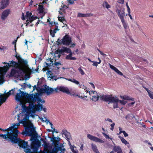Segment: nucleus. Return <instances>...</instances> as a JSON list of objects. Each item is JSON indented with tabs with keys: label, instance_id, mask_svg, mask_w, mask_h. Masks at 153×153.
<instances>
[{
	"label": "nucleus",
	"instance_id": "f257e3e1",
	"mask_svg": "<svg viewBox=\"0 0 153 153\" xmlns=\"http://www.w3.org/2000/svg\"><path fill=\"white\" fill-rule=\"evenodd\" d=\"M37 109L35 108V106L32 103H30L29 105L27 107L25 106L22 112L18 115L17 120L19 123H14L12 126L8 128L10 131H12V135H14L16 134L17 129L14 131L20 125V123L22 124L25 127V131H23L21 134L23 135L25 134H28L29 136H32L33 138L31 148L33 149V152H36L37 149L40 144V141L37 139L38 134L36 131L35 128L33 127V125L31 123H28L27 121L29 118V116L26 113H35L36 112ZM38 111L40 110L39 108H37Z\"/></svg>",
	"mask_w": 153,
	"mask_h": 153
},
{
	"label": "nucleus",
	"instance_id": "f03ea898",
	"mask_svg": "<svg viewBox=\"0 0 153 153\" xmlns=\"http://www.w3.org/2000/svg\"><path fill=\"white\" fill-rule=\"evenodd\" d=\"M9 63L7 64V65L3 67H0L1 74L2 72L5 74L9 68L12 66L15 67V68L17 69V71L21 75L26 74L28 71L30 70L28 67V65L21 64L20 62H17L13 60L9 61Z\"/></svg>",
	"mask_w": 153,
	"mask_h": 153
},
{
	"label": "nucleus",
	"instance_id": "7ed1b4c3",
	"mask_svg": "<svg viewBox=\"0 0 153 153\" xmlns=\"http://www.w3.org/2000/svg\"><path fill=\"white\" fill-rule=\"evenodd\" d=\"M18 91L19 93H17L15 96V100L17 101L20 102L21 99L24 97L29 104L30 103H32L34 105V103L36 100L38 102H41L42 103L45 102V101L44 100L41 99V98L38 97L39 94L37 93H34V94H35L33 96V94L30 95L21 91L20 89H19Z\"/></svg>",
	"mask_w": 153,
	"mask_h": 153
},
{
	"label": "nucleus",
	"instance_id": "20e7f679",
	"mask_svg": "<svg viewBox=\"0 0 153 153\" xmlns=\"http://www.w3.org/2000/svg\"><path fill=\"white\" fill-rule=\"evenodd\" d=\"M16 134H15V135H14L13 137L11 139V142L13 143H18L19 146L20 147H21L23 148L24 149V150L25 152L26 153H37L38 152V149L39 147L41 146V143L40 142V144L38 148L37 149V151L36 152H33V149H32L31 148L32 147V143L31 144V148L32 149H33V152H31V150L30 149L28 148V147L27 145V142H25L22 140L21 139L17 138L18 137V134L19 133L18 130L16 131ZM31 137V138L30 140L32 142V143L33 140L32 139L33 138H32V136Z\"/></svg>",
	"mask_w": 153,
	"mask_h": 153
},
{
	"label": "nucleus",
	"instance_id": "39448f33",
	"mask_svg": "<svg viewBox=\"0 0 153 153\" xmlns=\"http://www.w3.org/2000/svg\"><path fill=\"white\" fill-rule=\"evenodd\" d=\"M60 140V138L58 137H53L51 141L54 145L56 146H55L52 149L50 153H57L60 151V153H64L65 149L63 148L64 146L63 144L59 143V141Z\"/></svg>",
	"mask_w": 153,
	"mask_h": 153
},
{
	"label": "nucleus",
	"instance_id": "423d86ee",
	"mask_svg": "<svg viewBox=\"0 0 153 153\" xmlns=\"http://www.w3.org/2000/svg\"><path fill=\"white\" fill-rule=\"evenodd\" d=\"M100 98L106 102H108V104L113 103L114 109L118 107V103L119 102V100L116 96H113L111 95H106L101 96Z\"/></svg>",
	"mask_w": 153,
	"mask_h": 153
},
{
	"label": "nucleus",
	"instance_id": "0eeeda50",
	"mask_svg": "<svg viewBox=\"0 0 153 153\" xmlns=\"http://www.w3.org/2000/svg\"><path fill=\"white\" fill-rule=\"evenodd\" d=\"M17 89V88H14L13 89H12L11 90H10L8 92L6 93V94H3L1 95L0 94V105H1L2 103L5 102L6 100L9 97V96L11 94H14V91L15 89Z\"/></svg>",
	"mask_w": 153,
	"mask_h": 153
},
{
	"label": "nucleus",
	"instance_id": "6e6552de",
	"mask_svg": "<svg viewBox=\"0 0 153 153\" xmlns=\"http://www.w3.org/2000/svg\"><path fill=\"white\" fill-rule=\"evenodd\" d=\"M55 93H58L59 91H61L67 94H71V92L69 89L67 87L64 86H58L54 88Z\"/></svg>",
	"mask_w": 153,
	"mask_h": 153
},
{
	"label": "nucleus",
	"instance_id": "1a4fd4ad",
	"mask_svg": "<svg viewBox=\"0 0 153 153\" xmlns=\"http://www.w3.org/2000/svg\"><path fill=\"white\" fill-rule=\"evenodd\" d=\"M42 93H45L48 95H49L55 92L54 88H50L49 86L45 85L44 88L41 89Z\"/></svg>",
	"mask_w": 153,
	"mask_h": 153
},
{
	"label": "nucleus",
	"instance_id": "9d476101",
	"mask_svg": "<svg viewBox=\"0 0 153 153\" xmlns=\"http://www.w3.org/2000/svg\"><path fill=\"white\" fill-rule=\"evenodd\" d=\"M61 40L62 43L64 45L68 46L71 43V39L68 35H66L64 36Z\"/></svg>",
	"mask_w": 153,
	"mask_h": 153
},
{
	"label": "nucleus",
	"instance_id": "9b49d317",
	"mask_svg": "<svg viewBox=\"0 0 153 153\" xmlns=\"http://www.w3.org/2000/svg\"><path fill=\"white\" fill-rule=\"evenodd\" d=\"M12 131H11L7 132V134H0V137H2L4 139L11 142V139L13 138L14 136V135L12 134Z\"/></svg>",
	"mask_w": 153,
	"mask_h": 153
},
{
	"label": "nucleus",
	"instance_id": "f8f14e48",
	"mask_svg": "<svg viewBox=\"0 0 153 153\" xmlns=\"http://www.w3.org/2000/svg\"><path fill=\"white\" fill-rule=\"evenodd\" d=\"M87 137L89 139L94 141L95 142L100 143H103L104 142V141L102 140H101L95 136L92 135L90 134H87Z\"/></svg>",
	"mask_w": 153,
	"mask_h": 153
},
{
	"label": "nucleus",
	"instance_id": "ddd939ff",
	"mask_svg": "<svg viewBox=\"0 0 153 153\" xmlns=\"http://www.w3.org/2000/svg\"><path fill=\"white\" fill-rule=\"evenodd\" d=\"M62 134L63 135H64L65 137L66 140L68 142L69 144L71 145L70 140L71 138V136L70 133L66 130L63 129L62 131Z\"/></svg>",
	"mask_w": 153,
	"mask_h": 153
},
{
	"label": "nucleus",
	"instance_id": "4468645a",
	"mask_svg": "<svg viewBox=\"0 0 153 153\" xmlns=\"http://www.w3.org/2000/svg\"><path fill=\"white\" fill-rule=\"evenodd\" d=\"M116 12L117 13L118 16L121 19V21L124 20V16L125 13L124 9H123V10L122 12H121V9H118L117 8L116 9Z\"/></svg>",
	"mask_w": 153,
	"mask_h": 153
},
{
	"label": "nucleus",
	"instance_id": "2eb2a0df",
	"mask_svg": "<svg viewBox=\"0 0 153 153\" xmlns=\"http://www.w3.org/2000/svg\"><path fill=\"white\" fill-rule=\"evenodd\" d=\"M9 0H1L0 9L2 10L6 8L9 3Z\"/></svg>",
	"mask_w": 153,
	"mask_h": 153
},
{
	"label": "nucleus",
	"instance_id": "dca6fc26",
	"mask_svg": "<svg viewBox=\"0 0 153 153\" xmlns=\"http://www.w3.org/2000/svg\"><path fill=\"white\" fill-rule=\"evenodd\" d=\"M15 57L18 59V62H20L21 64H24V65H27V61L21 58L20 56H17V54L15 55Z\"/></svg>",
	"mask_w": 153,
	"mask_h": 153
},
{
	"label": "nucleus",
	"instance_id": "f3484780",
	"mask_svg": "<svg viewBox=\"0 0 153 153\" xmlns=\"http://www.w3.org/2000/svg\"><path fill=\"white\" fill-rule=\"evenodd\" d=\"M10 10H6L4 11L2 13L1 16V19L3 20H4L8 16Z\"/></svg>",
	"mask_w": 153,
	"mask_h": 153
},
{
	"label": "nucleus",
	"instance_id": "a211bd4d",
	"mask_svg": "<svg viewBox=\"0 0 153 153\" xmlns=\"http://www.w3.org/2000/svg\"><path fill=\"white\" fill-rule=\"evenodd\" d=\"M40 102H38L37 103V105H34L35 106V108L37 109L38 107L39 108V109L40 110L39 111H38L37 110L36 111H41L42 109L45 111L46 112V108H43L42 107V105L40 103Z\"/></svg>",
	"mask_w": 153,
	"mask_h": 153
},
{
	"label": "nucleus",
	"instance_id": "6ab92c4d",
	"mask_svg": "<svg viewBox=\"0 0 153 153\" xmlns=\"http://www.w3.org/2000/svg\"><path fill=\"white\" fill-rule=\"evenodd\" d=\"M109 65L110 68L112 70H114L118 74L121 76H123V73L115 67L110 64H109Z\"/></svg>",
	"mask_w": 153,
	"mask_h": 153
},
{
	"label": "nucleus",
	"instance_id": "aec40b11",
	"mask_svg": "<svg viewBox=\"0 0 153 153\" xmlns=\"http://www.w3.org/2000/svg\"><path fill=\"white\" fill-rule=\"evenodd\" d=\"M69 52H68V53H69V54L68 55L66 56V57H65L66 59L70 60H76V58L72 56L73 55V53L72 52L71 49Z\"/></svg>",
	"mask_w": 153,
	"mask_h": 153
},
{
	"label": "nucleus",
	"instance_id": "412c9836",
	"mask_svg": "<svg viewBox=\"0 0 153 153\" xmlns=\"http://www.w3.org/2000/svg\"><path fill=\"white\" fill-rule=\"evenodd\" d=\"M93 16V14L91 13L83 14L79 13L77 14V17H83L91 16Z\"/></svg>",
	"mask_w": 153,
	"mask_h": 153
},
{
	"label": "nucleus",
	"instance_id": "4be33fe9",
	"mask_svg": "<svg viewBox=\"0 0 153 153\" xmlns=\"http://www.w3.org/2000/svg\"><path fill=\"white\" fill-rule=\"evenodd\" d=\"M64 78L63 77H57L56 76L51 75V76H49L48 77V79L51 80H52V81H56L57 79H60Z\"/></svg>",
	"mask_w": 153,
	"mask_h": 153
},
{
	"label": "nucleus",
	"instance_id": "5701e85b",
	"mask_svg": "<svg viewBox=\"0 0 153 153\" xmlns=\"http://www.w3.org/2000/svg\"><path fill=\"white\" fill-rule=\"evenodd\" d=\"M91 145L92 150L95 153H100L97 146L95 144L92 143L91 144Z\"/></svg>",
	"mask_w": 153,
	"mask_h": 153
},
{
	"label": "nucleus",
	"instance_id": "b1692460",
	"mask_svg": "<svg viewBox=\"0 0 153 153\" xmlns=\"http://www.w3.org/2000/svg\"><path fill=\"white\" fill-rule=\"evenodd\" d=\"M37 17L36 16H34L33 15L31 16L30 17H29L27 18V24L26 26H27V24H28L29 22H31L34 20L36 19H37Z\"/></svg>",
	"mask_w": 153,
	"mask_h": 153
},
{
	"label": "nucleus",
	"instance_id": "393cba45",
	"mask_svg": "<svg viewBox=\"0 0 153 153\" xmlns=\"http://www.w3.org/2000/svg\"><path fill=\"white\" fill-rule=\"evenodd\" d=\"M16 72H17L19 74H20V75H21L17 71V69H15V68H14L11 70V71L10 73V76H14L15 75Z\"/></svg>",
	"mask_w": 153,
	"mask_h": 153
},
{
	"label": "nucleus",
	"instance_id": "a878e982",
	"mask_svg": "<svg viewBox=\"0 0 153 153\" xmlns=\"http://www.w3.org/2000/svg\"><path fill=\"white\" fill-rule=\"evenodd\" d=\"M120 97L122 99L126 100H131L133 101L134 100V99L133 98H130L128 96H120Z\"/></svg>",
	"mask_w": 153,
	"mask_h": 153
},
{
	"label": "nucleus",
	"instance_id": "bb28decb",
	"mask_svg": "<svg viewBox=\"0 0 153 153\" xmlns=\"http://www.w3.org/2000/svg\"><path fill=\"white\" fill-rule=\"evenodd\" d=\"M95 94H96L92 96V98L91 99L92 100L95 102L98 100L99 97L98 95L97 94V93Z\"/></svg>",
	"mask_w": 153,
	"mask_h": 153
},
{
	"label": "nucleus",
	"instance_id": "cd10ccee",
	"mask_svg": "<svg viewBox=\"0 0 153 153\" xmlns=\"http://www.w3.org/2000/svg\"><path fill=\"white\" fill-rule=\"evenodd\" d=\"M43 142V143L42 145V146L44 147V150H47L48 147V143H47L44 140H42Z\"/></svg>",
	"mask_w": 153,
	"mask_h": 153
},
{
	"label": "nucleus",
	"instance_id": "c85d7f7f",
	"mask_svg": "<svg viewBox=\"0 0 153 153\" xmlns=\"http://www.w3.org/2000/svg\"><path fill=\"white\" fill-rule=\"evenodd\" d=\"M119 137L120 139V140L125 145H127V144H129V143L128 141H127L123 137H121L120 136H119Z\"/></svg>",
	"mask_w": 153,
	"mask_h": 153
},
{
	"label": "nucleus",
	"instance_id": "c756f323",
	"mask_svg": "<svg viewBox=\"0 0 153 153\" xmlns=\"http://www.w3.org/2000/svg\"><path fill=\"white\" fill-rule=\"evenodd\" d=\"M134 117L132 114H128V115H127L126 117V118L127 120L132 119Z\"/></svg>",
	"mask_w": 153,
	"mask_h": 153
},
{
	"label": "nucleus",
	"instance_id": "7c9ffc66",
	"mask_svg": "<svg viewBox=\"0 0 153 153\" xmlns=\"http://www.w3.org/2000/svg\"><path fill=\"white\" fill-rule=\"evenodd\" d=\"M69 145H70V148L71 150L73 153H78V151L77 149L74 150V146H72L71 144Z\"/></svg>",
	"mask_w": 153,
	"mask_h": 153
},
{
	"label": "nucleus",
	"instance_id": "2f4dec72",
	"mask_svg": "<svg viewBox=\"0 0 153 153\" xmlns=\"http://www.w3.org/2000/svg\"><path fill=\"white\" fill-rule=\"evenodd\" d=\"M103 6L104 7H106L107 9L110 8V6L108 4L106 1L103 4Z\"/></svg>",
	"mask_w": 153,
	"mask_h": 153
},
{
	"label": "nucleus",
	"instance_id": "473e14b6",
	"mask_svg": "<svg viewBox=\"0 0 153 153\" xmlns=\"http://www.w3.org/2000/svg\"><path fill=\"white\" fill-rule=\"evenodd\" d=\"M121 149V148L119 146H114L113 147V150L115 152H117Z\"/></svg>",
	"mask_w": 153,
	"mask_h": 153
},
{
	"label": "nucleus",
	"instance_id": "72a5a7b5",
	"mask_svg": "<svg viewBox=\"0 0 153 153\" xmlns=\"http://www.w3.org/2000/svg\"><path fill=\"white\" fill-rule=\"evenodd\" d=\"M39 13H42L43 12V7L42 5H40L38 7Z\"/></svg>",
	"mask_w": 153,
	"mask_h": 153
},
{
	"label": "nucleus",
	"instance_id": "f704fd0d",
	"mask_svg": "<svg viewBox=\"0 0 153 153\" xmlns=\"http://www.w3.org/2000/svg\"><path fill=\"white\" fill-rule=\"evenodd\" d=\"M63 49L64 52L67 53H68V52L70 50V48L64 46H63Z\"/></svg>",
	"mask_w": 153,
	"mask_h": 153
},
{
	"label": "nucleus",
	"instance_id": "c9c22d12",
	"mask_svg": "<svg viewBox=\"0 0 153 153\" xmlns=\"http://www.w3.org/2000/svg\"><path fill=\"white\" fill-rule=\"evenodd\" d=\"M63 49V46L62 47L61 49H59L58 50L56 51L55 53L58 54L59 53H64Z\"/></svg>",
	"mask_w": 153,
	"mask_h": 153
},
{
	"label": "nucleus",
	"instance_id": "e433bc0d",
	"mask_svg": "<svg viewBox=\"0 0 153 153\" xmlns=\"http://www.w3.org/2000/svg\"><path fill=\"white\" fill-rule=\"evenodd\" d=\"M32 15V13L29 12H27L26 14V19H27V18L30 17Z\"/></svg>",
	"mask_w": 153,
	"mask_h": 153
},
{
	"label": "nucleus",
	"instance_id": "4c0bfd02",
	"mask_svg": "<svg viewBox=\"0 0 153 153\" xmlns=\"http://www.w3.org/2000/svg\"><path fill=\"white\" fill-rule=\"evenodd\" d=\"M121 22L124 28L125 29H126L128 26L127 24L125 22V20H124L123 21H122Z\"/></svg>",
	"mask_w": 153,
	"mask_h": 153
},
{
	"label": "nucleus",
	"instance_id": "58836bf2",
	"mask_svg": "<svg viewBox=\"0 0 153 153\" xmlns=\"http://www.w3.org/2000/svg\"><path fill=\"white\" fill-rule=\"evenodd\" d=\"M78 70L81 75H83L85 74L83 71L81 67L79 68H78Z\"/></svg>",
	"mask_w": 153,
	"mask_h": 153
},
{
	"label": "nucleus",
	"instance_id": "ea45409f",
	"mask_svg": "<svg viewBox=\"0 0 153 153\" xmlns=\"http://www.w3.org/2000/svg\"><path fill=\"white\" fill-rule=\"evenodd\" d=\"M119 102L122 105H125L127 103V102L124 100H119Z\"/></svg>",
	"mask_w": 153,
	"mask_h": 153
},
{
	"label": "nucleus",
	"instance_id": "a19ab883",
	"mask_svg": "<svg viewBox=\"0 0 153 153\" xmlns=\"http://www.w3.org/2000/svg\"><path fill=\"white\" fill-rule=\"evenodd\" d=\"M50 33L52 37H54L55 36L54 34L55 33H54V32L51 30H50Z\"/></svg>",
	"mask_w": 153,
	"mask_h": 153
},
{
	"label": "nucleus",
	"instance_id": "79ce46f5",
	"mask_svg": "<svg viewBox=\"0 0 153 153\" xmlns=\"http://www.w3.org/2000/svg\"><path fill=\"white\" fill-rule=\"evenodd\" d=\"M89 93L90 95L91 96H92L93 94H97V92L96 91H89Z\"/></svg>",
	"mask_w": 153,
	"mask_h": 153
},
{
	"label": "nucleus",
	"instance_id": "37998d69",
	"mask_svg": "<svg viewBox=\"0 0 153 153\" xmlns=\"http://www.w3.org/2000/svg\"><path fill=\"white\" fill-rule=\"evenodd\" d=\"M73 82L76 85H79V86L80 85L79 82V81H77L75 79H74V80H73Z\"/></svg>",
	"mask_w": 153,
	"mask_h": 153
},
{
	"label": "nucleus",
	"instance_id": "c03bdc74",
	"mask_svg": "<svg viewBox=\"0 0 153 153\" xmlns=\"http://www.w3.org/2000/svg\"><path fill=\"white\" fill-rule=\"evenodd\" d=\"M44 119H45V122H46V123L48 124V123L50 124V123H51L50 122L49 120H48L47 119V117H44Z\"/></svg>",
	"mask_w": 153,
	"mask_h": 153
},
{
	"label": "nucleus",
	"instance_id": "a18cd8bd",
	"mask_svg": "<svg viewBox=\"0 0 153 153\" xmlns=\"http://www.w3.org/2000/svg\"><path fill=\"white\" fill-rule=\"evenodd\" d=\"M56 44L58 45H59V44L62 43V41H61V40L59 38L58 39L57 41L56 42Z\"/></svg>",
	"mask_w": 153,
	"mask_h": 153
},
{
	"label": "nucleus",
	"instance_id": "49530a36",
	"mask_svg": "<svg viewBox=\"0 0 153 153\" xmlns=\"http://www.w3.org/2000/svg\"><path fill=\"white\" fill-rule=\"evenodd\" d=\"M58 19L59 21L63 22V21H65V19H62V17H59V16L58 17Z\"/></svg>",
	"mask_w": 153,
	"mask_h": 153
},
{
	"label": "nucleus",
	"instance_id": "de8ad7c7",
	"mask_svg": "<svg viewBox=\"0 0 153 153\" xmlns=\"http://www.w3.org/2000/svg\"><path fill=\"white\" fill-rule=\"evenodd\" d=\"M92 63H93V65L94 66H95L97 67L98 65V62L95 61H93Z\"/></svg>",
	"mask_w": 153,
	"mask_h": 153
},
{
	"label": "nucleus",
	"instance_id": "09e8293b",
	"mask_svg": "<svg viewBox=\"0 0 153 153\" xmlns=\"http://www.w3.org/2000/svg\"><path fill=\"white\" fill-rule=\"evenodd\" d=\"M58 26H56V28L54 29V30L53 31L54 32V33H56L57 31L59 30V29H58Z\"/></svg>",
	"mask_w": 153,
	"mask_h": 153
},
{
	"label": "nucleus",
	"instance_id": "8fccbe9b",
	"mask_svg": "<svg viewBox=\"0 0 153 153\" xmlns=\"http://www.w3.org/2000/svg\"><path fill=\"white\" fill-rule=\"evenodd\" d=\"M63 79H65L66 80H68V81H70L71 82H73V80H74V79H67V78H64H64H62Z\"/></svg>",
	"mask_w": 153,
	"mask_h": 153
},
{
	"label": "nucleus",
	"instance_id": "3c124183",
	"mask_svg": "<svg viewBox=\"0 0 153 153\" xmlns=\"http://www.w3.org/2000/svg\"><path fill=\"white\" fill-rule=\"evenodd\" d=\"M149 95L151 98L153 99V93L152 92L149 93Z\"/></svg>",
	"mask_w": 153,
	"mask_h": 153
},
{
	"label": "nucleus",
	"instance_id": "603ef678",
	"mask_svg": "<svg viewBox=\"0 0 153 153\" xmlns=\"http://www.w3.org/2000/svg\"><path fill=\"white\" fill-rule=\"evenodd\" d=\"M102 134L104 135V136L105 137V138H108V139L110 138V137H109V136H108V135H107V134H106L104 133H102Z\"/></svg>",
	"mask_w": 153,
	"mask_h": 153
},
{
	"label": "nucleus",
	"instance_id": "864d4df0",
	"mask_svg": "<svg viewBox=\"0 0 153 153\" xmlns=\"http://www.w3.org/2000/svg\"><path fill=\"white\" fill-rule=\"evenodd\" d=\"M124 0H118V2L121 4H123L124 3Z\"/></svg>",
	"mask_w": 153,
	"mask_h": 153
},
{
	"label": "nucleus",
	"instance_id": "5fc2aeb1",
	"mask_svg": "<svg viewBox=\"0 0 153 153\" xmlns=\"http://www.w3.org/2000/svg\"><path fill=\"white\" fill-rule=\"evenodd\" d=\"M65 5H63V6H62V7H61L60 8V11H62V12H65L64 11H65V9L63 8L64 7H65Z\"/></svg>",
	"mask_w": 153,
	"mask_h": 153
},
{
	"label": "nucleus",
	"instance_id": "6e6d98bb",
	"mask_svg": "<svg viewBox=\"0 0 153 153\" xmlns=\"http://www.w3.org/2000/svg\"><path fill=\"white\" fill-rule=\"evenodd\" d=\"M54 64L56 66H58L59 65H61V63L59 62H56L55 61L54 62Z\"/></svg>",
	"mask_w": 153,
	"mask_h": 153
},
{
	"label": "nucleus",
	"instance_id": "4d7b16f0",
	"mask_svg": "<svg viewBox=\"0 0 153 153\" xmlns=\"http://www.w3.org/2000/svg\"><path fill=\"white\" fill-rule=\"evenodd\" d=\"M123 134L124 136L125 137H127L128 136V134L126 133V131H123Z\"/></svg>",
	"mask_w": 153,
	"mask_h": 153
},
{
	"label": "nucleus",
	"instance_id": "13d9d810",
	"mask_svg": "<svg viewBox=\"0 0 153 153\" xmlns=\"http://www.w3.org/2000/svg\"><path fill=\"white\" fill-rule=\"evenodd\" d=\"M68 1L70 4H74V2L72 0H68Z\"/></svg>",
	"mask_w": 153,
	"mask_h": 153
},
{
	"label": "nucleus",
	"instance_id": "bf43d9fd",
	"mask_svg": "<svg viewBox=\"0 0 153 153\" xmlns=\"http://www.w3.org/2000/svg\"><path fill=\"white\" fill-rule=\"evenodd\" d=\"M50 125L51 126V128L54 131H55V128L53 127V125L51 122L50 123Z\"/></svg>",
	"mask_w": 153,
	"mask_h": 153
},
{
	"label": "nucleus",
	"instance_id": "052dcab7",
	"mask_svg": "<svg viewBox=\"0 0 153 153\" xmlns=\"http://www.w3.org/2000/svg\"><path fill=\"white\" fill-rule=\"evenodd\" d=\"M119 130L120 131L119 133L118 134H121L122 133H123V131L122 130V128H121L120 127H119Z\"/></svg>",
	"mask_w": 153,
	"mask_h": 153
},
{
	"label": "nucleus",
	"instance_id": "680f3d73",
	"mask_svg": "<svg viewBox=\"0 0 153 153\" xmlns=\"http://www.w3.org/2000/svg\"><path fill=\"white\" fill-rule=\"evenodd\" d=\"M59 13L61 15H63L65 13V12H62L60 10H59Z\"/></svg>",
	"mask_w": 153,
	"mask_h": 153
},
{
	"label": "nucleus",
	"instance_id": "e2e57ef3",
	"mask_svg": "<svg viewBox=\"0 0 153 153\" xmlns=\"http://www.w3.org/2000/svg\"><path fill=\"white\" fill-rule=\"evenodd\" d=\"M136 25H137L138 26V29H139L140 30V31H141L142 30V29L141 27L138 25V24H137V23H136Z\"/></svg>",
	"mask_w": 153,
	"mask_h": 153
},
{
	"label": "nucleus",
	"instance_id": "0e129e2a",
	"mask_svg": "<svg viewBox=\"0 0 153 153\" xmlns=\"http://www.w3.org/2000/svg\"><path fill=\"white\" fill-rule=\"evenodd\" d=\"M105 120L106 121H109V122H111V123L112 122V120L111 119H110L109 118H107L106 119H105Z\"/></svg>",
	"mask_w": 153,
	"mask_h": 153
},
{
	"label": "nucleus",
	"instance_id": "69168bd1",
	"mask_svg": "<svg viewBox=\"0 0 153 153\" xmlns=\"http://www.w3.org/2000/svg\"><path fill=\"white\" fill-rule=\"evenodd\" d=\"M20 85H21L22 87L25 88V87L26 85L25 83H24L22 85L20 84Z\"/></svg>",
	"mask_w": 153,
	"mask_h": 153
},
{
	"label": "nucleus",
	"instance_id": "338daca9",
	"mask_svg": "<svg viewBox=\"0 0 153 153\" xmlns=\"http://www.w3.org/2000/svg\"><path fill=\"white\" fill-rule=\"evenodd\" d=\"M83 147H84L83 145L82 144L81 145V147H80V150H81L83 151Z\"/></svg>",
	"mask_w": 153,
	"mask_h": 153
},
{
	"label": "nucleus",
	"instance_id": "774afa93",
	"mask_svg": "<svg viewBox=\"0 0 153 153\" xmlns=\"http://www.w3.org/2000/svg\"><path fill=\"white\" fill-rule=\"evenodd\" d=\"M38 69H39V68H36V69H35V70L34 71H32V73H35V72H38Z\"/></svg>",
	"mask_w": 153,
	"mask_h": 153
}]
</instances>
